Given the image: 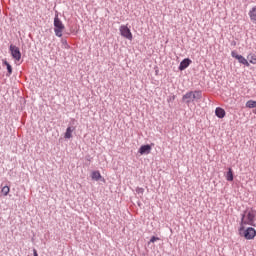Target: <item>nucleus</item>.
Listing matches in <instances>:
<instances>
[{
    "mask_svg": "<svg viewBox=\"0 0 256 256\" xmlns=\"http://www.w3.org/2000/svg\"><path fill=\"white\" fill-rule=\"evenodd\" d=\"M203 99V92L201 90L188 91L182 96V103L191 105L193 101H201Z\"/></svg>",
    "mask_w": 256,
    "mask_h": 256,
    "instance_id": "nucleus-1",
    "label": "nucleus"
},
{
    "mask_svg": "<svg viewBox=\"0 0 256 256\" xmlns=\"http://www.w3.org/2000/svg\"><path fill=\"white\" fill-rule=\"evenodd\" d=\"M255 217L256 210H253V208H251V210L248 212L247 210H245L244 213L241 215L240 225H250L251 227H256Z\"/></svg>",
    "mask_w": 256,
    "mask_h": 256,
    "instance_id": "nucleus-2",
    "label": "nucleus"
},
{
    "mask_svg": "<svg viewBox=\"0 0 256 256\" xmlns=\"http://www.w3.org/2000/svg\"><path fill=\"white\" fill-rule=\"evenodd\" d=\"M238 233L240 237H244L247 241H251L255 239L256 237V230L253 227H248L245 229V225L240 224V227L238 229Z\"/></svg>",
    "mask_w": 256,
    "mask_h": 256,
    "instance_id": "nucleus-3",
    "label": "nucleus"
},
{
    "mask_svg": "<svg viewBox=\"0 0 256 256\" xmlns=\"http://www.w3.org/2000/svg\"><path fill=\"white\" fill-rule=\"evenodd\" d=\"M63 31H65V24L59 19V14L54 17V33L56 37H63Z\"/></svg>",
    "mask_w": 256,
    "mask_h": 256,
    "instance_id": "nucleus-4",
    "label": "nucleus"
},
{
    "mask_svg": "<svg viewBox=\"0 0 256 256\" xmlns=\"http://www.w3.org/2000/svg\"><path fill=\"white\" fill-rule=\"evenodd\" d=\"M119 31L122 37L128 39V41H133V33H131V29L127 25H121Z\"/></svg>",
    "mask_w": 256,
    "mask_h": 256,
    "instance_id": "nucleus-5",
    "label": "nucleus"
},
{
    "mask_svg": "<svg viewBox=\"0 0 256 256\" xmlns=\"http://www.w3.org/2000/svg\"><path fill=\"white\" fill-rule=\"evenodd\" d=\"M9 51L11 53L12 59H15V61H21V50L19 47L11 44L9 46Z\"/></svg>",
    "mask_w": 256,
    "mask_h": 256,
    "instance_id": "nucleus-6",
    "label": "nucleus"
},
{
    "mask_svg": "<svg viewBox=\"0 0 256 256\" xmlns=\"http://www.w3.org/2000/svg\"><path fill=\"white\" fill-rule=\"evenodd\" d=\"M231 57H233L234 59H237V61L241 64V65H245V67H249V61H247L243 55L237 54L236 51H232L231 52Z\"/></svg>",
    "mask_w": 256,
    "mask_h": 256,
    "instance_id": "nucleus-7",
    "label": "nucleus"
},
{
    "mask_svg": "<svg viewBox=\"0 0 256 256\" xmlns=\"http://www.w3.org/2000/svg\"><path fill=\"white\" fill-rule=\"evenodd\" d=\"M193 61L190 58H185L180 62V65L178 67L179 71H185L189 65H191Z\"/></svg>",
    "mask_w": 256,
    "mask_h": 256,
    "instance_id": "nucleus-8",
    "label": "nucleus"
},
{
    "mask_svg": "<svg viewBox=\"0 0 256 256\" xmlns=\"http://www.w3.org/2000/svg\"><path fill=\"white\" fill-rule=\"evenodd\" d=\"M151 149L152 147L150 144H145L139 148L138 153L140 155H149V153H151Z\"/></svg>",
    "mask_w": 256,
    "mask_h": 256,
    "instance_id": "nucleus-9",
    "label": "nucleus"
},
{
    "mask_svg": "<svg viewBox=\"0 0 256 256\" xmlns=\"http://www.w3.org/2000/svg\"><path fill=\"white\" fill-rule=\"evenodd\" d=\"M2 65L7 69L6 77H11L13 75V66L7 60H2Z\"/></svg>",
    "mask_w": 256,
    "mask_h": 256,
    "instance_id": "nucleus-10",
    "label": "nucleus"
},
{
    "mask_svg": "<svg viewBox=\"0 0 256 256\" xmlns=\"http://www.w3.org/2000/svg\"><path fill=\"white\" fill-rule=\"evenodd\" d=\"M91 177L93 181H102L105 183V178L101 176V172H99V170L93 171Z\"/></svg>",
    "mask_w": 256,
    "mask_h": 256,
    "instance_id": "nucleus-11",
    "label": "nucleus"
},
{
    "mask_svg": "<svg viewBox=\"0 0 256 256\" xmlns=\"http://www.w3.org/2000/svg\"><path fill=\"white\" fill-rule=\"evenodd\" d=\"M215 115H216V117H218V119H223L225 117V115H227V112H225V109H223L221 107H217L215 109Z\"/></svg>",
    "mask_w": 256,
    "mask_h": 256,
    "instance_id": "nucleus-12",
    "label": "nucleus"
},
{
    "mask_svg": "<svg viewBox=\"0 0 256 256\" xmlns=\"http://www.w3.org/2000/svg\"><path fill=\"white\" fill-rule=\"evenodd\" d=\"M73 131H75V127H67L66 132L64 134V139H71V137H73Z\"/></svg>",
    "mask_w": 256,
    "mask_h": 256,
    "instance_id": "nucleus-13",
    "label": "nucleus"
},
{
    "mask_svg": "<svg viewBox=\"0 0 256 256\" xmlns=\"http://www.w3.org/2000/svg\"><path fill=\"white\" fill-rule=\"evenodd\" d=\"M250 20L252 23H256V5L248 12Z\"/></svg>",
    "mask_w": 256,
    "mask_h": 256,
    "instance_id": "nucleus-14",
    "label": "nucleus"
},
{
    "mask_svg": "<svg viewBox=\"0 0 256 256\" xmlns=\"http://www.w3.org/2000/svg\"><path fill=\"white\" fill-rule=\"evenodd\" d=\"M233 179H234L233 169L228 168V171L226 173V180L231 182L233 181Z\"/></svg>",
    "mask_w": 256,
    "mask_h": 256,
    "instance_id": "nucleus-15",
    "label": "nucleus"
},
{
    "mask_svg": "<svg viewBox=\"0 0 256 256\" xmlns=\"http://www.w3.org/2000/svg\"><path fill=\"white\" fill-rule=\"evenodd\" d=\"M246 107H247L248 109H255V107H256V101H255V100H248V101L246 102Z\"/></svg>",
    "mask_w": 256,
    "mask_h": 256,
    "instance_id": "nucleus-16",
    "label": "nucleus"
},
{
    "mask_svg": "<svg viewBox=\"0 0 256 256\" xmlns=\"http://www.w3.org/2000/svg\"><path fill=\"white\" fill-rule=\"evenodd\" d=\"M249 59V63H251L252 65H256V55L255 54H250L247 57Z\"/></svg>",
    "mask_w": 256,
    "mask_h": 256,
    "instance_id": "nucleus-17",
    "label": "nucleus"
},
{
    "mask_svg": "<svg viewBox=\"0 0 256 256\" xmlns=\"http://www.w3.org/2000/svg\"><path fill=\"white\" fill-rule=\"evenodd\" d=\"M61 43H62V47H63L64 49H71V46H70L69 43L67 42V39L62 38V39H61Z\"/></svg>",
    "mask_w": 256,
    "mask_h": 256,
    "instance_id": "nucleus-18",
    "label": "nucleus"
},
{
    "mask_svg": "<svg viewBox=\"0 0 256 256\" xmlns=\"http://www.w3.org/2000/svg\"><path fill=\"white\" fill-rule=\"evenodd\" d=\"M2 194L4 195V197H7L9 195V191H11V188H9V186H4L2 187Z\"/></svg>",
    "mask_w": 256,
    "mask_h": 256,
    "instance_id": "nucleus-19",
    "label": "nucleus"
},
{
    "mask_svg": "<svg viewBox=\"0 0 256 256\" xmlns=\"http://www.w3.org/2000/svg\"><path fill=\"white\" fill-rule=\"evenodd\" d=\"M136 193L138 195H143L145 193V188L137 187L136 188Z\"/></svg>",
    "mask_w": 256,
    "mask_h": 256,
    "instance_id": "nucleus-20",
    "label": "nucleus"
},
{
    "mask_svg": "<svg viewBox=\"0 0 256 256\" xmlns=\"http://www.w3.org/2000/svg\"><path fill=\"white\" fill-rule=\"evenodd\" d=\"M176 97H177V96H175V95L169 96V97L167 98V102H168V103H173V101H175Z\"/></svg>",
    "mask_w": 256,
    "mask_h": 256,
    "instance_id": "nucleus-21",
    "label": "nucleus"
},
{
    "mask_svg": "<svg viewBox=\"0 0 256 256\" xmlns=\"http://www.w3.org/2000/svg\"><path fill=\"white\" fill-rule=\"evenodd\" d=\"M155 241H159V237L152 236L149 243H155Z\"/></svg>",
    "mask_w": 256,
    "mask_h": 256,
    "instance_id": "nucleus-22",
    "label": "nucleus"
},
{
    "mask_svg": "<svg viewBox=\"0 0 256 256\" xmlns=\"http://www.w3.org/2000/svg\"><path fill=\"white\" fill-rule=\"evenodd\" d=\"M93 158L91 157V155H86L85 156V160L86 161H91Z\"/></svg>",
    "mask_w": 256,
    "mask_h": 256,
    "instance_id": "nucleus-23",
    "label": "nucleus"
},
{
    "mask_svg": "<svg viewBox=\"0 0 256 256\" xmlns=\"http://www.w3.org/2000/svg\"><path fill=\"white\" fill-rule=\"evenodd\" d=\"M33 256H39V254L37 253V249H33Z\"/></svg>",
    "mask_w": 256,
    "mask_h": 256,
    "instance_id": "nucleus-24",
    "label": "nucleus"
},
{
    "mask_svg": "<svg viewBox=\"0 0 256 256\" xmlns=\"http://www.w3.org/2000/svg\"><path fill=\"white\" fill-rule=\"evenodd\" d=\"M155 73H156V75H157V74L159 73V70H156Z\"/></svg>",
    "mask_w": 256,
    "mask_h": 256,
    "instance_id": "nucleus-25",
    "label": "nucleus"
}]
</instances>
